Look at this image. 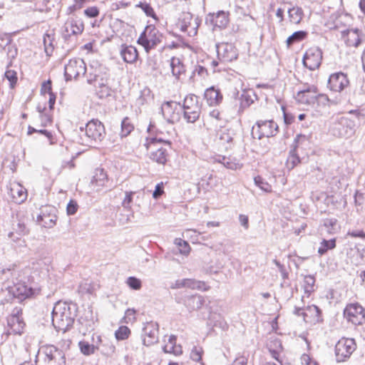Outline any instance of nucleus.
<instances>
[{
    "label": "nucleus",
    "instance_id": "obj_31",
    "mask_svg": "<svg viewBox=\"0 0 365 365\" xmlns=\"http://www.w3.org/2000/svg\"><path fill=\"white\" fill-rule=\"evenodd\" d=\"M176 336L170 335L168 341L163 347L165 353L173 354L175 356L180 355L182 353V346L176 344Z\"/></svg>",
    "mask_w": 365,
    "mask_h": 365
},
{
    "label": "nucleus",
    "instance_id": "obj_50",
    "mask_svg": "<svg viewBox=\"0 0 365 365\" xmlns=\"http://www.w3.org/2000/svg\"><path fill=\"white\" fill-rule=\"evenodd\" d=\"M14 230L19 235H25L29 232L27 225L24 219H19Z\"/></svg>",
    "mask_w": 365,
    "mask_h": 365
},
{
    "label": "nucleus",
    "instance_id": "obj_4",
    "mask_svg": "<svg viewBox=\"0 0 365 365\" xmlns=\"http://www.w3.org/2000/svg\"><path fill=\"white\" fill-rule=\"evenodd\" d=\"M163 34L153 26H148L141 33L137 43L144 47L145 51L149 53L155 48L162 41Z\"/></svg>",
    "mask_w": 365,
    "mask_h": 365
},
{
    "label": "nucleus",
    "instance_id": "obj_39",
    "mask_svg": "<svg viewBox=\"0 0 365 365\" xmlns=\"http://www.w3.org/2000/svg\"><path fill=\"white\" fill-rule=\"evenodd\" d=\"M78 346L81 353L86 356H90L94 354L96 350H97V345L91 344L86 341H79Z\"/></svg>",
    "mask_w": 365,
    "mask_h": 365
},
{
    "label": "nucleus",
    "instance_id": "obj_22",
    "mask_svg": "<svg viewBox=\"0 0 365 365\" xmlns=\"http://www.w3.org/2000/svg\"><path fill=\"white\" fill-rule=\"evenodd\" d=\"M255 96V93L252 90H243L240 95L239 91L236 88L232 91V96L233 98H239L240 101V110H244L251 106L253 103L254 100L252 97Z\"/></svg>",
    "mask_w": 365,
    "mask_h": 365
},
{
    "label": "nucleus",
    "instance_id": "obj_51",
    "mask_svg": "<svg viewBox=\"0 0 365 365\" xmlns=\"http://www.w3.org/2000/svg\"><path fill=\"white\" fill-rule=\"evenodd\" d=\"M126 283L130 289L134 290H139L142 287L140 279L135 277H129L126 280Z\"/></svg>",
    "mask_w": 365,
    "mask_h": 365
},
{
    "label": "nucleus",
    "instance_id": "obj_3",
    "mask_svg": "<svg viewBox=\"0 0 365 365\" xmlns=\"http://www.w3.org/2000/svg\"><path fill=\"white\" fill-rule=\"evenodd\" d=\"M162 144L170 147L171 143L170 140H165L161 138L148 137L144 145L149 151V158L151 160L160 165H165L168 161V155L167 149L164 148Z\"/></svg>",
    "mask_w": 365,
    "mask_h": 365
},
{
    "label": "nucleus",
    "instance_id": "obj_33",
    "mask_svg": "<svg viewBox=\"0 0 365 365\" xmlns=\"http://www.w3.org/2000/svg\"><path fill=\"white\" fill-rule=\"evenodd\" d=\"M170 68L173 76L177 79H179L181 74L185 72V66L182 61L177 57H173L170 59Z\"/></svg>",
    "mask_w": 365,
    "mask_h": 365
},
{
    "label": "nucleus",
    "instance_id": "obj_48",
    "mask_svg": "<svg viewBox=\"0 0 365 365\" xmlns=\"http://www.w3.org/2000/svg\"><path fill=\"white\" fill-rule=\"evenodd\" d=\"M130 334V329L126 326H120L115 332V336L118 340H124L128 338Z\"/></svg>",
    "mask_w": 365,
    "mask_h": 365
},
{
    "label": "nucleus",
    "instance_id": "obj_12",
    "mask_svg": "<svg viewBox=\"0 0 365 365\" xmlns=\"http://www.w3.org/2000/svg\"><path fill=\"white\" fill-rule=\"evenodd\" d=\"M85 132L91 142H101L106 135L103 124L100 120L95 119L90 120L86 125Z\"/></svg>",
    "mask_w": 365,
    "mask_h": 365
},
{
    "label": "nucleus",
    "instance_id": "obj_61",
    "mask_svg": "<svg viewBox=\"0 0 365 365\" xmlns=\"http://www.w3.org/2000/svg\"><path fill=\"white\" fill-rule=\"evenodd\" d=\"M41 93H48L50 94L51 93H53L52 92V88H51V80H48L46 81H44L41 86Z\"/></svg>",
    "mask_w": 365,
    "mask_h": 365
},
{
    "label": "nucleus",
    "instance_id": "obj_18",
    "mask_svg": "<svg viewBox=\"0 0 365 365\" xmlns=\"http://www.w3.org/2000/svg\"><path fill=\"white\" fill-rule=\"evenodd\" d=\"M349 84L347 76L342 72H337L330 75L328 80V87L335 92H341Z\"/></svg>",
    "mask_w": 365,
    "mask_h": 365
},
{
    "label": "nucleus",
    "instance_id": "obj_5",
    "mask_svg": "<svg viewBox=\"0 0 365 365\" xmlns=\"http://www.w3.org/2000/svg\"><path fill=\"white\" fill-rule=\"evenodd\" d=\"M200 98L194 94L187 95L182 102V108L184 111V118L187 123H195L197 121L201 113V104Z\"/></svg>",
    "mask_w": 365,
    "mask_h": 365
},
{
    "label": "nucleus",
    "instance_id": "obj_11",
    "mask_svg": "<svg viewBox=\"0 0 365 365\" xmlns=\"http://www.w3.org/2000/svg\"><path fill=\"white\" fill-rule=\"evenodd\" d=\"M86 72V63L80 58L71 59L64 66V76L67 81L72 78H77L80 75H84Z\"/></svg>",
    "mask_w": 365,
    "mask_h": 365
},
{
    "label": "nucleus",
    "instance_id": "obj_60",
    "mask_svg": "<svg viewBox=\"0 0 365 365\" xmlns=\"http://www.w3.org/2000/svg\"><path fill=\"white\" fill-rule=\"evenodd\" d=\"M84 14L89 18H95L99 15V9L96 6L88 7L84 10Z\"/></svg>",
    "mask_w": 365,
    "mask_h": 365
},
{
    "label": "nucleus",
    "instance_id": "obj_37",
    "mask_svg": "<svg viewBox=\"0 0 365 365\" xmlns=\"http://www.w3.org/2000/svg\"><path fill=\"white\" fill-rule=\"evenodd\" d=\"M336 247V238L330 240L324 239L321 242L319 247L318 248V253L320 255H324L327 252L328 250H333Z\"/></svg>",
    "mask_w": 365,
    "mask_h": 365
},
{
    "label": "nucleus",
    "instance_id": "obj_25",
    "mask_svg": "<svg viewBox=\"0 0 365 365\" xmlns=\"http://www.w3.org/2000/svg\"><path fill=\"white\" fill-rule=\"evenodd\" d=\"M120 54L123 60L128 63H135L138 57V53L135 46L122 44Z\"/></svg>",
    "mask_w": 365,
    "mask_h": 365
},
{
    "label": "nucleus",
    "instance_id": "obj_20",
    "mask_svg": "<svg viewBox=\"0 0 365 365\" xmlns=\"http://www.w3.org/2000/svg\"><path fill=\"white\" fill-rule=\"evenodd\" d=\"M307 140V136L302 134L297 135L294 138L293 143L294 148L289 151V157L287 161V165L289 168L293 169L295 166L300 163L301 160L299 155L297 153V148L299 146V143Z\"/></svg>",
    "mask_w": 365,
    "mask_h": 365
},
{
    "label": "nucleus",
    "instance_id": "obj_58",
    "mask_svg": "<svg viewBox=\"0 0 365 365\" xmlns=\"http://www.w3.org/2000/svg\"><path fill=\"white\" fill-rule=\"evenodd\" d=\"M318 93V88L314 85H306L304 86L303 89L298 91L297 96L300 97L302 93Z\"/></svg>",
    "mask_w": 365,
    "mask_h": 365
},
{
    "label": "nucleus",
    "instance_id": "obj_15",
    "mask_svg": "<svg viewBox=\"0 0 365 365\" xmlns=\"http://www.w3.org/2000/svg\"><path fill=\"white\" fill-rule=\"evenodd\" d=\"M158 324L157 322H150L144 324L142 330L143 344L149 346L158 341Z\"/></svg>",
    "mask_w": 365,
    "mask_h": 365
},
{
    "label": "nucleus",
    "instance_id": "obj_13",
    "mask_svg": "<svg viewBox=\"0 0 365 365\" xmlns=\"http://www.w3.org/2000/svg\"><path fill=\"white\" fill-rule=\"evenodd\" d=\"M7 325L9 328V334H21L25 326L22 318L21 307H15L11 314L7 317Z\"/></svg>",
    "mask_w": 365,
    "mask_h": 365
},
{
    "label": "nucleus",
    "instance_id": "obj_47",
    "mask_svg": "<svg viewBox=\"0 0 365 365\" xmlns=\"http://www.w3.org/2000/svg\"><path fill=\"white\" fill-rule=\"evenodd\" d=\"M16 290L18 292V295H21L24 298H28L33 296L35 293V290L31 287H27L24 284H19Z\"/></svg>",
    "mask_w": 365,
    "mask_h": 365
},
{
    "label": "nucleus",
    "instance_id": "obj_1",
    "mask_svg": "<svg viewBox=\"0 0 365 365\" xmlns=\"http://www.w3.org/2000/svg\"><path fill=\"white\" fill-rule=\"evenodd\" d=\"M75 305L73 309L70 304L66 302H58L53 307L51 318L52 324L57 331L63 333L72 327L76 317Z\"/></svg>",
    "mask_w": 365,
    "mask_h": 365
},
{
    "label": "nucleus",
    "instance_id": "obj_26",
    "mask_svg": "<svg viewBox=\"0 0 365 365\" xmlns=\"http://www.w3.org/2000/svg\"><path fill=\"white\" fill-rule=\"evenodd\" d=\"M347 256L352 264L358 265L365 261V247L355 245L349 250Z\"/></svg>",
    "mask_w": 365,
    "mask_h": 365
},
{
    "label": "nucleus",
    "instance_id": "obj_14",
    "mask_svg": "<svg viewBox=\"0 0 365 365\" xmlns=\"http://www.w3.org/2000/svg\"><path fill=\"white\" fill-rule=\"evenodd\" d=\"M322 61V51L319 47L309 48L303 57V64L310 71L318 68Z\"/></svg>",
    "mask_w": 365,
    "mask_h": 365
},
{
    "label": "nucleus",
    "instance_id": "obj_41",
    "mask_svg": "<svg viewBox=\"0 0 365 365\" xmlns=\"http://www.w3.org/2000/svg\"><path fill=\"white\" fill-rule=\"evenodd\" d=\"M134 129V125L132 124L129 118L125 117L121 122V131L120 136L122 138L127 137Z\"/></svg>",
    "mask_w": 365,
    "mask_h": 365
},
{
    "label": "nucleus",
    "instance_id": "obj_27",
    "mask_svg": "<svg viewBox=\"0 0 365 365\" xmlns=\"http://www.w3.org/2000/svg\"><path fill=\"white\" fill-rule=\"evenodd\" d=\"M340 230V225L336 218H325L322 220L321 230L327 235H334Z\"/></svg>",
    "mask_w": 365,
    "mask_h": 365
},
{
    "label": "nucleus",
    "instance_id": "obj_6",
    "mask_svg": "<svg viewBox=\"0 0 365 365\" xmlns=\"http://www.w3.org/2000/svg\"><path fill=\"white\" fill-rule=\"evenodd\" d=\"M278 125L272 120H257L252 127V135L253 138L258 140L262 138L275 136L278 133Z\"/></svg>",
    "mask_w": 365,
    "mask_h": 365
},
{
    "label": "nucleus",
    "instance_id": "obj_36",
    "mask_svg": "<svg viewBox=\"0 0 365 365\" xmlns=\"http://www.w3.org/2000/svg\"><path fill=\"white\" fill-rule=\"evenodd\" d=\"M107 180V174L104 170L102 168L96 169L95 174L91 181L92 183L96 184L97 186H104Z\"/></svg>",
    "mask_w": 365,
    "mask_h": 365
},
{
    "label": "nucleus",
    "instance_id": "obj_21",
    "mask_svg": "<svg viewBox=\"0 0 365 365\" xmlns=\"http://www.w3.org/2000/svg\"><path fill=\"white\" fill-rule=\"evenodd\" d=\"M197 20V19H195L192 21V15L190 13L183 14L180 22V30L187 32L190 36L195 35L199 26Z\"/></svg>",
    "mask_w": 365,
    "mask_h": 365
},
{
    "label": "nucleus",
    "instance_id": "obj_49",
    "mask_svg": "<svg viewBox=\"0 0 365 365\" xmlns=\"http://www.w3.org/2000/svg\"><path fill=\"white\" fill-rule=\"evenodd\" d=\"M255 184L262 190L269 192L272 190V186L266 182L261 176L258 175L254 178Z\"/></svg>",
    "mask_w": 365,
    "mask_h": 365
},
{
    "label": "nucleus",
    "instance_id": "obj_53",
    "mask_svg": "<svg viewBox=\"0 0 365 365\" xmlns=\"http://www.w3.org/2000/svg\"><path fill=\"white\" fill-rule=\"evenodd\" d=\"M5 78L9 81L10 87L14 88L17 82L16 72L13 70H8L5 72Z\"/></svg>",
    "mask_w": 365,
    "mask_h": 365
},
{
    "label": "nucleus",
    "instance_id": "obj_52",
    "mask_svg": "<svg viewBox=\"0 0 365 365\" xmlns=\"http://www.w3.org/2000/svg\"><path fill=\"white\" fill-rule=\"evenodd\" d=\"M175 244L179 247L180 252L181 254L186 255L190 253V247L186 241L178 238L175 240Z\"/></svg>",
    "mask_w": 365,
    "mask_h": 365
},
{
    "label": "nucleus",
    "instance_id": "obj_10",
    "mask_svg": "<svg viewBox=\"0 0 365 365\" xmlns=\"http://www.w3.org/2000/svg\"><path fill=\"white\" fill-rule=\"evenodd\" d=\"M354 121L348 118L341 117L333 124L331 132L337 137L349 138L354 133Z\"/></svg>",
    "mask_w": 365,
    "mask_h": 365
},
{
    "label": "nucleus",
    "instance_id": "obj_43",
    "mask_svg": "<svg viewBox=\"0 0 365 365\" xmlns=\"http://www.w3.org/2000/svg\"><path fill=\"white\" fill-rule=\"evenodd\" d=\"M305 312H308V318L312 317L313 320L315 322H320L322 311L321 309L316 305H310L307 307Z\"/></svg>",
    "mask_w": 365,
    "mask_h": 365
},
{
    "label": "nucleus",
    "instance_id": "obj_9",
    "mask_svg": "<svg viewBox=\"0 0 365 365\" xmlns=\"http://www.w3.org/2000/svg\"><path fill=\"white\" fill-rule=\"evenodd\" d=\"M57 210L54 206L46 205L41 206L36 217V222L43 227L51 228L56 225Z\"/></svg>",
    "mask_w": 365,
    "mask_h": 365
},
{
    "label": "nucleus",
    "instance_id": "obj_17",
    "mask_svg": "<svg viewBox=\"0 0 365 365\" xmlns=\"http://www.w3.org/2000/svg\"><path fill=\"white\" fill-rule=\"evenodd\" d=\"M7 189L8 194L16 204H21L27 199V190L19 182L16 181L9 182Z\"/></svg>",
    "mask_w": 365,
    "mask_h": 365
},
{
    "label": "nucleus",
    "instance_id": "obj_45",
    "mask_svg": "<svg viewBox=\"0 0 365 365\" xmlns=\"http://www.w3.org/2000/svg\"><path fill=\"white\" fill-rule=\"evenodd\" d=\"M97 95L100 98H106L111 96L112 90L104 83H98V88L97 89Z\"/></svg>",
    "mask_w": 365,
    "mask_h": 365
},
{
    "label": "nucleus",
    "instance_id": "obj_2",
    "mask_svg": "<svg viewBox=\"0 0 365 365\" xmlns=\"http://www.w3.org/2000/svg\"><path fill=\"white\" fill-rule=\"evenodd\" d=\"M36 363L38 365H65V354L53 345L43 346L37 352Z\"/></svg>",
    "mask_w": 365,
    "mask_h": 365
},
{
    "label": "nucleus",
    "instance_id": "obj_30",
    "mask_svg": "<svg viewBox=\"0 0 365 365\" xmlns=\"http://www.w3.org/2000/svg\"><path fill=\"white\" fill-rule=\"evenodd\" d=\"M205 98L209 105L216 106L222 102V95L219 90L211 87L205 91Z\"/></svg>",
    "mask_w": 365,
    "mask_h": 365
},
{
    "label": "nucleus",
    "instance_id": "obj_64",
    "mask_svg": "<svg viewBox=\"0 0 365 365\" xmlns=\"http://www.w3.org/2000/svg\"><path fill=\"white\" fill-rule=\"evenodd\" d=\"M41 126L46 127L50 124L52 121L51 118L49 115L44 113L39 115Z\"/></svg>",
    "mask_w": 365,
    "mask_h": 365
},
{
    "label": "nucleus",
    "instance_id": "obj_59",
    "mask_svg": "<svg viewBox=\"0 0 365 365\" xmlns=\"http://www.w3.org/2000/svg\"><path fill=\"white\" fill-rule=\"evenodd\" d=\"M78 204L76 201L71 200L67 205L66 211L68 215H74L78 210Z\"/></svg>",
    "mask_w": 365,
    "mask_h": 365
},
{
    "label": "nucleus",
    "instance_id": "obj_7",
    "mask_svg": "<svg viewBox=\"0 0 365 365\" xmlns=\"http://www.w3.org/2000/svg\"><path fill=\"white\" fill-rule=\"evenodd\" d=\"M356 347L355 340L350 338H341L335 346V355L338 362L346 361L350 357Z\"/></svg>",
    "mask_w": 365,
    "mask_h": 365
},
{
    "label": "nucleus",
    "instance_id": "obj_63",
    "mask_svg": "<svg viewBox=\"0 0 365 365\" xmlns=\"http://www.w3.org/2000/svg\"><path fill=\"white\" fill-rule=\"evenodd\" d=\"M294 314L297 316H302L305 322H308V312H305L304 309L300 307H294Z\"/></svg>",
    "mask_w": 365,
    "mask_h": 365
},
{
    "label": "nucleus",
    "instance_id": "obj_56",
    "mask_svg": "<svg viewBox=\"0 0 365 365\" xmlns=\"http://www.w3.org/2000/svg\"><path fill=\"white\" fill-rule=\"evenodd\" d=\"M136 311L134 309H128L125 312L123 317V322L128 324L133 322L135 320Z\"/></svg>",
    "mask_w": 365,
    "mask_h": 365
},
{
    "label": "nucleus",
    "instance_id": "obj_29",
    "mask_svg": "<svg viewBox=\"0 0 365 365\" xmlns=\"http://www.w3.org/2000/svg\"><path fill=\"white\" fill-rule=\"evenodd\" d=\"M205 298L200 294L188 297L185 302L186 307L190 312L200 309L205 304Z\"/></svg>",
    "mask_w": 365,
    "mask_h": 365
},
{
    "label": "nucleus",
    "instance_id": "obj_35",
    "mask_svg": "<svg viewBox=\"0 0 365 365\" xmlns=\"http://www.w3.org/2000/svg\"><path fill=\"white\" fill-rule=\"evenodd\" d=\"M288 14L290 22L294 24H298L302 20L304 12L302 8L297 6L289 9Z\"/></svg>",
    "mask_w": 365,
    "mask_h": 365
},
{
    "label": "nucleus",
    "instance_id": "obj_23",
    "mask_svg": "<svg viewBox=\"0 0 365 365\" xmlns=\"http://www.w3.org/2000/svg\"><path fill=\"white\" fill-rule=\"evenodd\" d=\"M209 21L214 27L225 29L229 23L228 14L223 11H220L217 14H210L206 18V22Z\"/></svg>",
    "mask_w": 365,
    "mask_h": 365
},
{
    "label": "nucleus",
    "instance_id": "obj_62",
    "mask_svg": "<svg viewBox=\"0 0 365 365\" xmlns=\"http://www.w3.org/2000/svg\"><path fill=\"white\" fill-rule=\"evenodd\" d=\"M347 235L351 237H359L365 240V232L362 230L349 231Z\"/></svg>",
    "mask_w": 365,
    "mask_h": 365
},
{
    "label": "nucleus",
    "instance_id": "obj_16",
    "mask_svg": "<svg viewBox=\"0 0 365 365\" xmlns=\"http://www.w3.org/2000/svg\"><path fill=\"white\" fill-rule=\"evenodd\" d=\"M216 48L217 58L220 62H231L237 58L238 53L232 43H218L216 45Z\"/></svg>",
    "mask_w": 365,
    "mask_h": 365
},
{
    "label": "nucleus",
    "instance_id": "obj_32",
    "mask_svg": "<svg viewBox=\"0 0 365 365\" xmlns=\"http://www.w3.org/2000/svg\"><path fill=\"white\" fill-rule=\"evenodd\" d=\"M318 98L324 101H329V98L326 95L319 94L318 93H303V95H300V97L297 96H296V99L299 103L308 105L314 103Z\"/></svg>",
    "mask_w": 365,
    "mask_h": 365
},
{
    "label": "nucleus",
    "instance_id": "obj_24",
    "mask_svg": "<svg viewBox=\"0 0 365 365\" xmlns=\"http://www.w3.org/2000/svg\"><path fill=\"white\" fill-rule=\"evenodd\" d=\"M217 135L220 143L225 145L226 149L231 148L233 145L234 138L236 135L235 131L231 128H224L220 129Z\"/></svg>",
    "mask_w": 365,
    "mask_h": 365
},
{
    "label": "nucleus",
    "instance_id": "obj_34",
    "mask_svg": "<svg viewBox=\"0 0 365 365\" xmlns=\"http://www.w3.org/2000/svg\"><path fill=\"white\" fill-rule=\"evenodd\" d=\"M97 350H99L102 354L110 356L115 353V347L109 339L104 338L103 344L97 345Z\"/></svg>",
    "mask_w": 365,
    "mask_h": 365
},
{
    "label": "nucleus",
    "instance_id": "obj_54",
    "mask_svg": "<svg viewBox=\"0 0 365 365\" xmlns=\"http://www.w3.org/2000/svg\"><path fill=\"white\" fill-rule=\"evenodd\" d=\"M14 265H11L8 268H4L0 269V275L1 276V279L9 280L11 277H12L14 271Z\"/></svg>",
    "mask_w": 365,
    "mask_h": 365
},
{
    "label": "nucleus",
    "instance_id": "obj_38",
    "mask_svg": "<svg viewBox=\"0 0 365 365\" xmlns=\"http://www.w3.org/2000/svg\"><path fill=\"white\" fill-rule=\"evenodd\" d=\"M54 41V34L46 33L43 36V45L44 50L48 56L52 55V53L54 49V46L53 42Z\"/></svg>",
    "mask_w": 365,
    "mask_h": 365
},
{
    "label": "nucleus",
    "instance_id": "obj_40",
    "mask_svg": "<svg viewBox=\"0 0 365 365\" xmlns=\"http://www.w3.org/2000/svg\"><path fill=\"white\" fill-rule=\"evenodd\" d=\"M307 36V32L304 31H297L294 32L287 39V45L288 47L294 44V43L299 42L304 39Z\"/></svg>",
    "mask_w": 365,
    "mask_h": 365
},
{
    "label": "nucleus",
    "instance_id": "obj_46",
    "mask_svg": "<svg viewBox=\"0 0 365 365\" xmlns=\"http://www.w3.org/2000/svg\"><path fill=\"white\" fill-rule=\"evenodd\" d=\"M136 7L140 8L144 11L147 16L151 17L155 20L158 19V16L150 4H148L146 2H140L138 4L136 5Z\"/></svg>",
    "mask_w": 365,
    "mask_h": 365
},
{
    "label": "nucleus",
    "instance_id": "obj_44",
    "mask_svg": "<svg viewBox=\"0 0 365 365\" xmlns=\"http://www.w3.org/2000/svg\"><path fill=\"white\" fill-rule=\"evenodd\" d=\"M315 278L312 275H307L304 279V293L309 297L314 291Z\"/></svg>",
    "mask_w": 365,
    "mask_h": 365
},
{
    "label": "nucleus",
    "instance_id": "obj_19",
    "mask_svg": "<svg viewBox=\"0 0 365 365\" xmlns=\"http://www.w3.org/2000/svg\"><path fill=\"white\" fill-rule=\"evenodd\" d=\"M341 34L347 46L357 47L362 41L363 35L358 29H345Z\"/></svg>",
    "mask_w": 365,
    "mask_h": 365
},
{
    "label": "nucleus",
    "instance_id": "obj_8",
    "mask_svg": "<svg viewBox=\"0 0 365 365\" xmlns=\"http://www.w3.org/2000/svg\"><path fill=\"white\" fill-rule=\"evenodd\" d=\"M344 316L354 325H361L365 322V309L359 303L347 304L344 309Z\"/></svg>",
    "mask_w": 365,
    "mask_h": 365
},
{
    "label": "nucleus",
    "instance_id": "obj_28",
    "mask_svg": "<svg viewBox=\"0 0 365 365\" xmlns=\"http://www.w3.org/2000/svg\"><path fill=\"white\" fill-rule=\"evenodd\" d=\"M71 27V34L73 35H78L83 32L84 29L83 23L81 20H74L72 19L71 21H68L64 26L65 31L63 34L64 38H66L69 36V31L68 28Z\"/></svg>",
    "mask_w": 365,
    "mask_h": 365
},
{
    "label": "nucleus",
    "instance_id": "obj_55",
    "mask_svg": "<svg viewBox=\"0 0 365 365\" xmlns=\"http://www.w3.org/2000/svg\"><path fill=\"white\" fill-rule=\"evenodd\" d=\"M202 349L200 346H194L190 352V358L195 361H200L202 359Z\"/></svg>",
    "mask_w": 365,
    "mask_h": 365
},
{
    "label": "nucleus",
    "instance_id": "obj_42",
    "mask_svg": "<svg viewBox=\"0 0 365 365\" xmlns=\"http://www.w3.org/2000/svg\"><path fill=\"white\" fill-rule=\"evenodd\" d=\"M51 260L49 258L44 259H38L36 262L33 263V269H39L41 273L46 274L49 270Z\"/></svg>",
    "mask_w": 365,
    "mask_h": 365
},
{
    "label": "nucleus",
    "instance_id": "obj_57",
    "mask_svg": "<svg viewBox=\"0 0 365 365\" xmlns=\"http://www.w3.org/2000/svg\"><path fill=\"white\" fill-rule=\"evenodd\" d=\"M135 194L134 192H125V196L122 202V206L125 209H130V204L133 201V195Z\"/></svg>",
    "mask_w": 365,
    "mask_h": 365
}]
</instances>
